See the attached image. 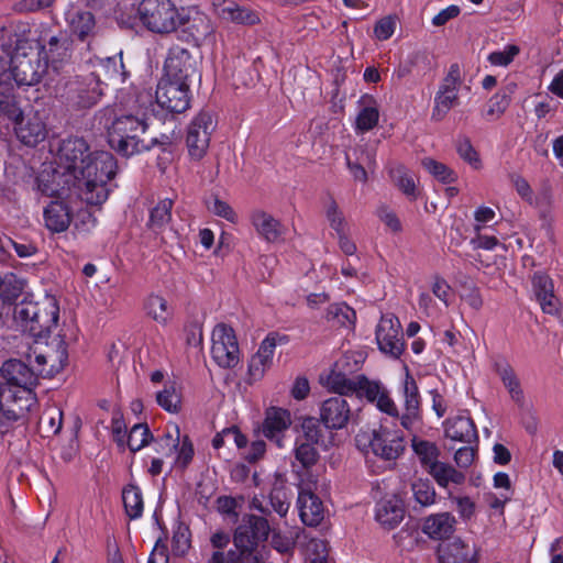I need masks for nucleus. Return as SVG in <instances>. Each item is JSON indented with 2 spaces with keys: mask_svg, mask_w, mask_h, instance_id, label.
<instances>
[{
  "mask_svg": "<svg viewBox=\"0 0 563 563\" xmlns=\"http://www.w3.org/2000/svg\"><path fill=\"white\" fill-rule=\"evenodd\" d=\"M57 168L77 177L81 200L100 206L108 199L107 184L117 174V161L109 152H90L82 137H68L59 145Z\"/></svg>",
  "mask_w": 563,
  "mask_h": 563,
  "instance_id": "obj_1",
  "label": "nucleus"
},
{
  "mask_svg": "<svg viewBox=\"0 0 563 563\" xmlns=\"http://www.w3.org/2000/svg\"><path fill=\"white\" fill-rule=\"evenodd\" d=\"M13 317L20 330L35 341L47 339L57 327L59 306L57 300L47 296L35 301L25 296L14 307Z\"/></svg>",
  "mask_w": 563,
  "mask_h": 563,
  "instance_id": "obj_2",
  "label": "nucleus"
},
{
  "mask_svg": "<svg viewBox=\"0 0 563 563\" xmlns=\"http://www.w3.org/2000/svg\"><path fill=\"white\" fill-rule=\"evenodd\" d=\"M147 123L144 118L136 114H126L117 118L108 129V143L118 154L129 157L150 150L156 139L148 142L144 137Z\"/></svg>",
  "mask_w": 563,
  "mask_h": 563,
  "instance_id": "obj_3",
  "label": "nucleus"
},
{
  "mask_svg": "<svg viewBox=\"0 0 563 563\" xmlns=\"http://www.w3.org/2000/svg\"><path fill=\"white\" fill-rule=\"evenodd\" d=\"M358 450L369 451L385 461L397 460L405 451V439L401 432L380 426L378 429L361 430L355 435Z\"/></svg>",
  "mask_w": 563,
  "mask_h": 563,
  "instance_id": "obj_4",
  "label": "nucleus"
},
{
  "mask_svg": "<svg viewBox=\"0 0 563 563\" xmlns=\"http://www.w3.org/2000/svg\"><path fill=\"white\" fill-rule=\"evenodd\" d=\"M137 14L148 31L158 34L176 31L181 21V8H177L172 0H142Z\"/></svg>",
  "mask_w": 563,
  "mask_h": 563,
  "instance_id": "obj_5",
  "label": "nucleus"
},
{
  "mask_svg": "<svg viewBox=\"0 0 563 563\" xmlns=\"http://www.w3.org/2000/svg\"><path fill=\"white\" fill-rule=\"evenodd\" d=\"M47 68V62H43L36 51L22 52L18 48L11 56L10 76L18 86L38 84Z\"/></svg>",
  "mask_w": 563,
  "mask_h": 563,
  "instance_id": "obj_6",
  "label": "nucleus"
},
{
  "mask_svg": "<svg viewBox=\"0 0 563 563\" xmlns=\"http://www.w3.org/2000/svg\"><path fill=\"white\" fill-rule=\"evenodd\" d=\"M181 38L196 47L216 43V27L211 19L198 11L192 14L181 8Z\"/></svg>",
  "mask_w": 563,
  "mask_h": 563,
  "instance_id": "obj_7",
  "label": "nucleus"
},
{
  "mask_svg": "<svg viewBox=\"0 0 563 563\" xmlns=\"http://www.w3.org/2000/svg\"><path fill=\"white\" fill-rule=\"evenodd\" d=\"M156 102L170 113H183L190 107L189 82L162 78L155 93Z\"/></svg>",
  "mask_w": 563,
  "mask_h": 563,
  "instance_id": "obj_8",
  "label": "nucleus"
},
{
  "mask_svg": "<svg viewBox=\"0 0 563 563\" xmlns=\"http://www.w3.org/2000/svg\"><path fill=\"white\" fill-rule=\"evenodd\" d=\"M1 429L26 416L36 404V397L30 389L1 388Z\"/></svg>",
  "mask_w": 563,
  "mask_h": 563,
  "instance_id": "obj_9",
  "label": "nucleus"
},
{
  "mask_svg": "<svg viewBox=\"0 0 563 563\" xmlns=\"http://www.w3.org/2000/svg\"><path fill=\"white\" fill-rule=\"evenodd\" d=\"M211 355L223 368H233L240 362V351L235 333L231 327L220 323L212 331Z\"/></svg>",
  "mask_w": 563,
  "mask_h": 563,
  "instance_id": "obj_10",
  "label": "nucleus"
},
{
  "mask_svg": "<svg viewBox=\"0 0 563 563\" xmlns=\"http://www.w3.org/2000/svg\"><path fill=\"white\" fill-rule=\"evenodd\" d=\"M36 52L41 54L43 62H47L55 69L70 58L69 40L62 32L54 33L48 27H43L36 38Z\"/></svg>",
  "mask_w": 563,
  "mask_h": 563,
  "instance_id": "obj_11",
  "label": "nucleus"
},
{
  "mask_svg": "<svg viewBox=\"0 0 563 563\" xmlns=\"http://www.w3.org/2000/svg\"><path fill=\"white\" fill-rule=\"evenodd\" d=\"M214 128L216 124L210 112L201 111L192 119L186 136V144L192 159L199 161L205 156Z\"/></svg>",
  "mask_w": 563,
  "mask_h": 563,
  "instance_id": "obj_12",
  "label": "nucleus"
},
{
  "mask_svg": "<svg viewBox=\"0 0 563 563\" xmlns=\"http://www.w3.org/2000/svg\"><path fill=\"white\" fill-rule=\"evenodd\" d=\"M376 341L379 350L394 358H399L405 351L402 327L394 314L380 318L376 328Z\"/></svg>",
  "mask_w": 563,
  "mask_h": 563,
  "instance_id": "obj_13",
  "label": "nucleus"
},
{
  "mask_svg": "<svg viewBox=\"0 0 563 563\" xmlns=\"http://www.w3.org/2000/svg\"><path fill=\"white\" fill-rule=\"evenodd\" d=\"M317 479H301L298 484L299 493L297 506L301 521L306 526L316 527L324 519V507L322 500L313 493Z\"/></svg>",
  "mask_w": 563,
  "mask_h": 563,
  "instance_id": "obj_14",
  "label": "nucleus"
},
{
  "mask_svg": "<svg viewBox=\"0 0 563 563\" xmlns=\"http://www.w3.org/2000/svg\"><path fill=\"white\" fill-rule=\"evenodd\" d=\"M198 60L179 45L169 48L164 64V78L189 82L197 75Z\"/></svg>",
  "mask_w": 563,
  "mask_h": 563,
  "instance_id": "obj_15",
  "label": "nucleus"
},
{
  "mask_svg": "<svg viewBox=\"0 0 563 563\" xmlns=\"http://www.w3.org/2000/svg\"><path fill=\"white\" fill-rule=\"evenodd\" d=\"M36 183L38 191L46 197L62 198L66 191L70 190H75L79 197L77 177L71 174H64L59 168L41 172Z\"/></svg>",
  "mask_w": 563,
  "mask_h": 563,
  "instance_id": "obj_16",
  "label": "nucleus"
},
{
  "mask_svg": "<svg viewBox=\"0 0 563 563\" xmlns=\"http://www.w3.org/2000/svg\"><path fill=\"white\" fill-rule=\"evenodd\" d=\"M67 101L78 109L93 107L100 99L102 90L93 78L87 76L82 80H70L67 86Z\"/></svg>",
  "mask_w": 563,
  "mask_h": 563,
  "instance_id": "obj_17",
  "label": "nucleus"
},
{
  "mask_svg": "<svg viewBox=\"0 0 563 563\" xmlns=\"http://www.w3.org/2000/svg\"><path fill=\"white\" fill-rule=\"evenodd\" d=\"M93 70L89 74L98 85L107 82H124L130 76L122 59V52L106 58L90 59Z\"/></svg>",
  "mask_w": 563,
  "mask_h": 563,
  "instance_id": "obj_18",
  "label": "nucleus"
},
{
  "mask_svg": "<svg viewBox=\"0 0 563 563\" xmlns=\"http://www.w3.org/2000/svg\"><path fill=\"white\" fill-rule=\"evenodd\" d=\"M404 412L400 416V424L406 430L413 429L422 420L421 396L415 378L407 373L404 386Z\"/></svg>",
  "mask_w": 563,
  "mask_h": 563,
  "instance_id": "obj_19",
  "label": "nucleus"
},
{
  "mask_svg": "<svg viewBox=\"0 0 563 563\" xmlns=\"http://www.w3.org/2000/svg\"><path fill=\"white\" fill-rule=\"evenodd\" d=\"M352 418L350 404L344 397L336 396L324 400L320 408V420L330 430L346 427Z\"/></svg>",
  "mask_w": 563,
  "mask_h": 563,
  "instance_id": "obj_20",
  "label": "nucleus"
},
{
  "mask_svg": "<svg viewBox=\"0 0 563 563\" xmlns=\"http://www.w3.org/2000/svg\"><path fill=\"white\" fill-rule=\"evenodd\" d=\"M213 8L217 16L225 22L247 26L261 22L260 13L256 10L233 0H221L218 3H213Z\"/></svg>",
  "mask_w": 563,
  "mask_h": 563,
  "instance_id": "obj_21",
  "label": "nucleus"
},
{
  "mask_svg": "<svg viewBox=\"0 0 563 563\" xmlns=\"http://www.w3.org/2000/svg\"><path fill=\"white\" fill-rule=\"evenodd\" d=\"M0 371L9 387L33 390V387L37 384L35 373L20 360L5 361Z\"/></svg>",
  "mask_w": 563,
  "mask_h": 563,
  "instance_id": "obj_22",
  "label": "nucleus"
},
{
  "mask_svg": "<svg viewBox=\"0 0 563 563\" xmlns=\"http://www.w3.org/2000/svg\"><path fill=\"white\" fill-rule=\"evenodd\" d=\"M294 456L295 461L291 463V467L299 482L301 479H317L311 473V468L318 463L320 457L317 446L296 440Z\"/></svg>",
  "mask_w": 563,
  "mask_h": 563,
  "instance_id": "obj_23",
  "label": "nucleus"
},
{
  "mask_svg": "<svg viewBox=\"0 0 563 563\" xmlns=\"http://www.w3.org/2000/svg\"><path fill=\"white\" fill-rule=\"evenodd\" d=\"M70 33L81 42H90L98 33L95 15L81 9H71L66 13Z\"/></svg>",
  "mask_w": 563,
  "mask_h": 563,
  "instance_id": "obj_24",
  "label": "nucleus"
},
{
  "mask_svg": "<svg viewBox=\"0 0 563 563\" xmlns=\"http://www.w3.org/2000/svg\"><path fill=\"white\" fill-rule=\"evenodd\" d=\"M290 423V415L287 410L272 407L266 411L262 432L268 440L274 441L278 448H283L284 432Z\"/></svg>",
  "mask_w": 563,
  "mask_h": 563,
  "instance_id": "obj_25",
  "label": "nucleus"
},
{
  "mask_svg": "<svg viewBox=\"0 0 563 563\" xmlns=\"http://www.w3.org/2000/svg\"><path fill=\"white\" fill-rule=\"evenodd\" d=\"M250 220L257 234L265 241L274 243L283 239L285 227L271 213L256 209L251 212Z\"/></svg>",
  "mask_w": 563,
  "mask_h": 563,
  "instance_id": "obj_26",
  "label": "nucleus"
},
{
  "mask_svg": "<svg viewBox=\"0 0 563 563\" xmlns=\"http://www.w3.org/2000/svg\"><path fill=\"white\" fill-rule=\"evenodd\" d=\"M532 287L542 311L549 314L558 313L560 302L554 295L552 279L542 273H536L532 277Z\"/></svg>",
  "mask_w": 563,
  "mask_h": 563,
  "instance_id": "obj_27",
  "label": "nucleus"
},
{
  "mask_svg": "<svg viewBox=\"0 0 563 563\" xmlns=\"http://www.w3.org/2000/svg\"><path fill=\"white\" fill-rule=\"evenodd\" d=\"M456 519L450 512L430 515L423 521L422 531L433 540H446L455 532Z\"/></svg>",
  "mask_w": 563,
  "mask_h": 563,
  "instance_id": "obj_28",
  "label": "nucleus"
},
{
  "mask_svg": "<svg viewBox=\"0 0 563 563\" xmlns=\"http://www.w3.org/2000/svg\"><path fill=\"white\" fill-rule=\"evenodd\" d=\"M527 203L538 211L543 225L550 227L552 223V211L554 207V195L552 185L543 181L537 191H533Z\"/></svg>",
  "mask_w": 563,
  "mask_h": 563,
  "instance_id": "obj_29",
  "label": "nucleus"
},
{
  "mask_svg": "<svg viewBox=\"0 0 563 563\" xmlns=\"http://www.w3.org/2000/svg\"><path fill=\"white\" fill-rule=\"evenodd\" d=\"M405 509L402 503L396 496L384 498L376 505V520L385 529L396 528L404 519Z\"/></svg>",
  "mask_w": 563,
  "mask_h": 563,
  "instance_id": "obj_30",
  "label": "nucleus"
},
{
  "mask_svg": "<svg viewBox=\"0 0 563 563\" xmlns=\"http://www.w3.org/2000/svg\"><path fill=\"white\" fill-rule=\"evenodd\" d=\"M445 437L465 443H472L477 440V430L474 421L466 416H456L450 418L444 423Z\"/></svg>",
  "mask_w": 563,
  "mask_h": 563,
  "instance_id": "obj_31",
  "label": "nucleus"
},
{
  "mask_svg": "<svg viewBox=\"0 0 563 563\" xmlns=\"http://www.w3.org/2000/svg\"><path fill=\"white\" fill-rule=\"evenodd\" d=\"M44 221L46 228L52 232H64L71 222L69 207L62 200L52 201L44 209Z\"/></svg>",
  "mask_w": 563,
  "mask_h": 563,
  "instance_id": "obj_32",
  "label": "nucleus"
},
{
  "mask_svg": "<svg viewBox=\"0 0 563 563\" xmlns=\"http://www.w3.org/2000/svg\"><path fill=\"white\" fill-rule=\"evenodd\" d=\"M15 121L14 131L16 137L27 146H35L45 139L46 132L44 124L37 119L24 120L22 115Z\"/></svg>",
  "mask_w": 563,
  "mask_h": 563,
  "instance_id": "obj_33",
  "label": "nucleus"
},
{
  "mask_svg": "<svg viewBox=\"0 0 563 563\" xmlns=\"http://www.w3.org/2000/svg\"><path fill=\"white\" fill-rule=\"evenodd\" d=\"M276 347V341L273 335H268L260 345L255 355L249 363L250 375L254 378L263 376L264 372L272 365L273 356Z\"/></svg>",
  "mask_w": 563,
  "mask_h": 563,
  "instance_id": "obj_34",
  "label": "nucleus"
},
{
  "mask_svg": "<svg viewBox=\"0 0 563 563\" xmlns=\"http://www.w3.org/2000/svg\"><path fill=\"white\" fill-rule=\"evenodd\" d=\"M437 552L440 563H476V560L470 556L468 547L461 539L441 543Z\"/></svg>",
  "mask_w": 563,
  "mask_h": 563,
  "instance_id": "obj_35",
  "label": "nucleus"
},
{
  "mask_svg": "<svg viewBox=\"0 0 563 563\" xmlns=\"http://www.w3.org/2000/svg\"><path fill=\"white\" fill-rule=\"evenodd\" d=\"M355 161H352L350 154L345 155L346 165L353 177L357 181L365 183L367 180L366 168L375 165V153L366 147H360L354 151Z\"/></svg>",
  "mask_w": 563,
  "mask_h": 563,
  "instance_id": "obj_36",
  "label": "nucleus"
},
{
  "mask_svg": "<svg viewBox=\"0 0 563 563\" xmlns=\"http://www.w3.org/2000/svg\"><path fill=\"white\" fill-rule=\"evenodd\" d=\"M360 106L362 109L356 117L355 128L360 132H367L374 129L378 123V104L372 96L365 95L361 98Z\"/></svg>",
  "mask_w": 563,
  "mask_h": 563,
  "instance_id": "obj_37",
  "label": "nucleus"
},
{
  "mask_svg": "<svg viewBox=\"0 0 563 563\" xmlns=\"http://www.w3.org/2000/svg\"><path fill=\"white\" fill-rule=\"evenodd\" d=\"M495 368L511 399L522 407L525 405L523 390L514 368L507 362L496 363Z\"/></svg>",
  "mask_w": 563,
  "mask_h": 563,
  "instance_id": "obj_38",
  "label": "nucleus"
},
{
  "mask_svg": "<svg viewBox=\"0 0 563 563\" xmlns=\"http://www.w3.org/2000/svg\"><path fill=\"white\" fill-rule=\"evenodd\" d=\"M153 442V450L158 454L157 457L173 456L179 446V429L177 426H172L166 431L151 440Z\"/></svg>",
  "mask_w": 563,
  "mask_h": 563,
  "instance_id": "obj_39",
  "label": "nucleus"
},
{
  "mask_svg": "<svg viewBox=\"0 0 563 563\" xmlns=\"http://www.w3.org/2000/svg\"><path fill=\"white\" fill-rule=\"evenodd\" d=\"M411 446L421 466L428 471L439 460L440 450L434 442L413 437L411 439Z\"/></svg>",
  "mask_w": 563,
  "mask_h": 563,
  "instance_id": "obj_40",
  "label": "nucleus"
},
{
  "mask_svg": "<svg viewBox=\"0 0 563 563\" xmlns=\"http://www.w3.org/2000/svg\"><path fill=\"white\" fill-rule=\"evenodd\" d=\"M173 205V200L166 198L151 209L147 225L153 232L161 233L167 228L172 220Z\"/></svg>",
  "mask_w": 563,
  "mask_h": 563,
  "instance_id": "obj_41",
  "label": "nucleus"
},
{
  "mask_svg": "<svg viewBox=\"0 0 563 563\" xmlns=\"http://www.w3.org/2000/svg\"><path fill=\"white\" fill-rule=\"evenodd\" d=\"M427 472L441 487H446L449 483L460 485L465 481V475L463 473L456 471L453 466L439 461Z\"/></svg>",
  "mask_w": 563,
  "mask_h": 563,
  "instance_id": "obj_42",
  "label": "nucleus"
},
{
  "mask_svg": "<svg viewBox=\"0 0 563 563\" xmlns=\"http://www.w3.org/2000/svg\"><path fill=\"white\" fill-rule=\"evenodd\" d=\"M272 509L280 517H285L290 507V494L283 479H276L269 493Z\"/></svg>",
  "mask_w": 563,
  "mask_h": 563,
  "instance_id": "obj_43",
  "label": "nucleus"
},
{
  "mask_svg": "<svg viewBox=\"0 0 563 563\" xmlns=\"http://www.w3.org/2000/svg\"><path fill=\"white\" fill-rule=\"evenodd\" d=\"M122 500L125 514L130 519H137L143 514V498L141 489L133 484L126 485L122 490Z\"/></svg>",
  "mask_w": 563,
  "mask_h": 563,
  "instance_id": "obj_44",
  "label": "nucleus"
},
{
  "mask_svg": "<svg viewBox=\"0 0 563 563\" xmlns=\"http://www.w3.org/2000/svg\"><path fill=\"white\" fill-rule=\"evenodd\" d=\"M81 2L85 7L106 18H113L120 24H128L121 13L120 0H81Z\"/></svg>",
  "mask_w": 563,
  "mask_h": 563,
  "instance_id": "obj_45",
  "label": "nucleus"
},
{
  "mask_svg": "<svg viewBox=\"0 0 563 563\" xmlns=\"http://www.w3.org/2000/svg\"><path fill=\"white\" fill-rule=\"evenodd\" d=\"M301 431L302 433L298 435L296 440L308 442L314 446L324 445V431L317 418H303L301 422Z\"/></svg>",
  "mask_w": 563,
  "mask_h": 563,
  "instance_id": "obj_46",
  "label": "nucleus"
},
{
  "mask_svg": "<svg viewBox=\"0 0 563 563\" xmlns=\"http://www.w3.org/2000/svg\"><path fill=\"white\" fill-rule=\"evenodd\" d=\"M145 310L148 317L161 324H166L173 314L167 300L158 295L148 296Z\"/></svg>",
  "mask_w": 563,
  "mask_h": 563,
  "instance_id": "obj_47",
  "label": "nucleus"
},
{
  "mask_svg": "<svg viewBox=\"0 0 563 563\" xmlns=\"http://www.w3.org/2000/svg\"><path fill=\"white\" fill-rule=\"evenodd\" d=\"M460 104L459 93L437 91L431 119L442 121L449 111Z\"/></svg>",
  "mask_w": 563,
  "mask_h": 563,
  "instance_id": "obj_48",
  "label": "nucleus"
},
{
  "mask_svg": "<svg viewBox=\"0 0 563 563\" xmlns=\"http://www.w3.org/2000/svg\"><path fill=\"white\" fill-rule=\"evenodd\" d=\"M24 283L15 275L0 279V298L4 303L12 305L23 295Z\"/></svg>",
  "mask_w": 563,
  "mask_h": 563,
  "instance_id": "obj_49",
  "label": "nucleus"
},
{
  "mask_svg": "<svg viewBox=\"0 0 563 563\" xmlns=\"http://www.w3.org/2000/svg\"><path fill=\"white\" fill-rule=\"evenodd\" d=\"M515 86H509L497 93H495L488 101L486 115L496 120L500 118L510 104V95L514 91Z\"/></svg>",
  "mask_w": 563,
  "mask_h": 563,
  "instance_id": "obj_50",
  "label": "nucleus"
},
{
  "mask_svg": "<svg viewBox=\"0 0 563 563\" xmlns=\"http://www.w3.org/2000/svg\"><path fill=\"white\" fill-rule=\"evenodd\" d=\"M411 490L415 501L420 507H428L435 501V490L429 479L417 478L411 484Z\"/></svg>",
  "mask_w": 563,
  "mask_h": 563,
  "instance_id": "obj_51",
  "label": "nucleus"
},
{
  "mask_svg": "<svg viewBox=\"0 0 563 563\" xmlns=\"http://www.w3.org/2000/svg\"><path fill=\"white\" fill-rule=\"evenodd\" d=\"M358 375L355 377H347L342 373L333 372L328 378L329 387L340 394L341 397L346 395H354L357 389Z\"/></svg>",
  "mask_w": 563,
  "mask_h": 563,
  "instance_id": "obj_52",
  "label": "nucleus"
},
{
  "mask_svg": "<svg viewBox=\"0 0 563 563\" xmlns=\"http://www.w3.org/2000/svg\"><path fill=\"white\" fill-rule=\"evenodd\" d=\"M421 165L428 170L434 178L443 184H451L455 181V173L448 167L445 164L438 162L431 157H424L421 161Z\"/></svg>",
  "mask_w": 563,
  "mask_h": 563,
  "instance_id": "obj_53",
  "label": "nucleus"
},
{
  "mask_svg": "<svg viewBox=\"0 0 563 563\" xmlns=\"http://www.w3.org/2000/svg\"><path fill=\"white\" fill-rule=\"evenodd\" d=\"M153 435L146 423H136L132 427L128 437V446L131 452L135 453L147 445Z\"/></svg>",
  "mask_w": 563,
  "mask_h": 563,
  "instance_id": "obj_54",
  "label": "nucleus"
},
{
  "mask_svg": "<svg viewBox=\"0 0 563 563\" xmlns=\"http://www.w3.org/2000/svg\"><path fill=\"white\" fill-rule=\"evenodd\" d=\"M390 177L396 186L411 199H416V183L411 174L404 166L390 169Z\"/></svg>",
  "mask_w": 563,
  "mask_h": 563,
  "instance_id": "obj_55",
  "label": "nucleus"
},
{
  "mask_svg": "<svg viewBox=\"0 0 563 563\" xmlns=\"http://www.w3.org/2000/svg\"><path fill=\"white\" fill-rule=\"evenodd\" d=\"M157 404L168 412L176 413L180 409V395L177 393L174 384L156 394Z\"/></svg>",
  "mask_w": 563,
  "mask_h": 563,
  "instance_id": "obj_56",
  "label": "nucleus"
},
{
  "mask_svg": "<svg viewBox=\"0 0 563 563\" xmlns=\"http://www.w3.org/2000/svg\"><path fill=\"white\" fill-rule=\"evenodd\" d=\"M233 541L234 547L238 549L256 551V548L262 540L255 536L250 526L242 523L236 528Z\"/></svg>",
  "mask_w": 563,
  "mask_h": 563,
  "instance_id": "obj_57",
  "label": "nucleus"
},
{
  "mask_svg": "<svg viewBox=\"0 0 563 563\" xmlns=\"http://www.w3.org/2000/svg\"><path fill=\"white\" fill-rule=\"evenodd\" d=\"M223 439H231L239 449L246 448L247 444V438L236 427L225 428L218 432L212 439V446L216 450L221 449L223 446Z\"/></svg>",
  "mask_w": 563,
  "mask_h": 563,
  "instance_id": "obj_58",
  "label": "nucleus"
},
{
  "mask_svg": "<svg viewBox=\"0 0 563 563\" xmlns=\"http://www.w3.org/2000/svg\"><path fill=\"white\" fill-rule=\"evenodd\" d=\"M325 216L330 227L336 232V235L347 231V222L344 218V214L333 198H330L329 200L325 209Z\"/></svg>",
  "mask_w": 563,
  "mask_h": 563,
  "instance_id": "obj_59",
  "label": "nucleus"
},
{
  "mask_svg": "<svg viewBox=\"0 0 563 563\" xmlns=\"http://www.w3.org/2000/svg\"><path fill=\"white\" fill-rule=\"evenodd\" d=\"M0 113L12 120H16L22 114L21 110L16 106L11 89L8 86L2 85H0Z\"/></svg>",
  "mask_w": 563,
  "mask_h": 563,
  "instance_id": "obj_60",
  "label": "nucleus"
},
{
  "mask_svg": "<svg viewBox=\"0 0 563 563\" xmlns=\"http://www.w3.org/2000/svg\"><path fill=\"white\" fill-rule=\"evenodd\" d=\"M327 319L335 320L340 325H350L354 323L355 311L345 303L331 305L327 311Z\"/></svg>",
  "mask_w": 563,
  "mask_h": 563,
  "instance_id": "obj_61",
  "label": "nucleus"
},
{
  "mask_svg": "<svg viewBox=\"0 0 563 563\" xmlns=\"http://www.w3.org/2000/svg\"><path fill=\"white\" fill-rule=\"evenodd\" d=\"M356 384L357 389L355 395L366 397L371 402H374L385 389L379 383L368 380L364 375H358V382Z\"/></svg>",
  "mask_w": 563,
  "mask_h": 563,
  "instance_id": "obj_62",
  "label": "nucleus"
},
{
  "mask_svg": "<svg viewBox=\"0 0 563 563\" xmlns=\"http://www.w3.org/2000/svg\"><path fill=\"white\" fill-rule=\"evenodd\" d=\"M461 85H462L461 68L457 63H454L450 66L446 75L442 79L438 91L459 93V89H460Z\"/></svg>",
  "mask_w": 563,
  "mask_h": 563,
  "instance_id": "obj_63",
  "label": "nucleus"
},
{
  "mask_svg": "<svg viewBox=\"0 0 563 563\" xmlns=\"http://www.w3.org/2000/svg\"><path fill=\"white\" fill-rule=\"evenodd\" d=\"M225 563H264L258 559L257 552L249 549L230 550Z\"/></svg>",
  "mask_w": 563,
  "mask_h": 563,
  "instance_id": "obj_64",
  "label": "nucleus"
}]
</instances>
